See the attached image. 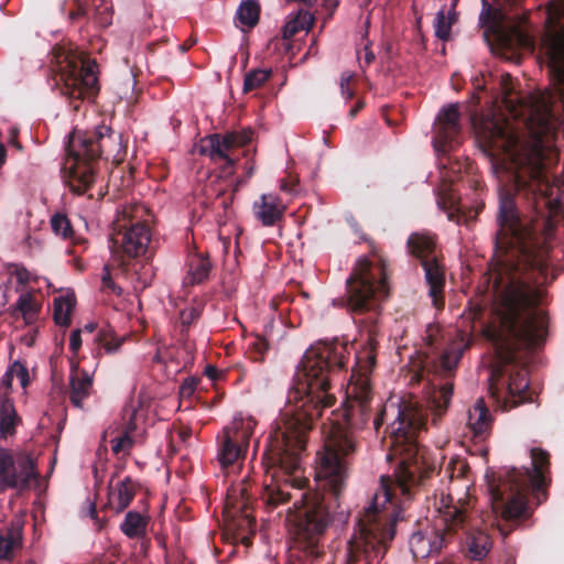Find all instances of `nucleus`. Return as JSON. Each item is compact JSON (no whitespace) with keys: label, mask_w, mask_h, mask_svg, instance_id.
<instances>
[{"label":"nucleus","mask_w":564,"mask_h":564,"mask_svg":"<svg viewBox=\"0 0 564 564\" xmlns=\"http://www.w3.org/2000/svg\"><path fill=\"white\" fill-rule=\"evenodd\" d=\"M348 346L345 344H317L311 346L297 366L289 404L281 412L270 435L267 455L288 475L283 485L269 484L261 499L269 510L286 501L291 494L288 486L297 490L293 508L289 509L286 523L292 536L291 564L306 558H317L323 553L322 538L330 523L325 497L318 491L301 492L307 479L301 473V454L306 446V433L324 409L332 406L335 397L330 381L335 367L345 366Z\"/></svg>","instance_id":"1"},{"label":"nucleus","mask_w":564,"mask_h":564,"mask_svg":"<svg viewBox=\"0 0 564 564\" xmlns=\"http://www.w3.org/2000/svg\"><path fill=\"white\" fill-rule=\"evenodd\" d=\"M388 423L390 453L387 458H399L394 478L382 476L380 488L366 508L347 546L346 564H381V560L395 533V523L402 510L397 492L409 496L413 486L434 470L435 464L426 458V451L417 445V434L425 426V413L417 402L390 398L373 424Z\"/></svg>","instance_id":"2"},{"label":"nucleus","mask_w":564,"mask_h":564,"mask_svg":"<svg viewBox=\"0 0 564 564\" xmlns=\"http://www.w3.org/2000/svg\"><path fill=\"white\" fill-rule=\"evenodd\" d=\"M352 371L346 389L347 404L343 414L332 412L328 424H323V449L317 454L318 466L315 480L318 487L338 497L347 478L348 458L356 451V441L350 427L365 424L369 419V401L371 388L369 373L375 364V356L367 352L365 365Z\"/></svg>","instance_id":"3"},{"label":"nucleus","mask_w":564,"mask_h":564,"mask_svg":"<svg viewBox=\"0 0 564 564\" xmlns=\"http://www.w3.org/2000/svg\"><path fill=\"white\" fill-rule=\"evenodd\" d=\"M66 159V181L69 188L85 193L95 181L94 161L104 156L115 163L124 158L122 138L106 126L96 128L95 132L75 129L69 135Z\"/></svg>","instance_id":"4"},{"label":"nucleus","mask_w":564,"mask_h":564,"mask_svg":"<svg viewBox=\"0 0 564 564\" xmlns=\"http://www.w3.org/2000/svg\"><path fill=\"white\" fill-rule=\"evenodd\" d=\"M468 484L463 478L452 481L448 492H442L435 501L437 512L435 527H426L410 538V549L414 557L425 558L442 550L452 532L466 531L467 507L469 505Z\"/></svg>","instance_id":"5"},{"label":"nucleus","mask_w":564,"mask_h":564,"mask_svg":"<svg viewBox=\"0 0 564 564\" xmlns=\"http://www.w3.org/2000/svg\"><path fill=\"white\" fill-rule=\"evenodd\" d=\"M533 469L523 475L512 469L506 473L501 485L491 487L492 509L500 512L506 520L527 516V490L529 484L539 494L546 485L549 455L538 448L531 451Z\"/></svg>","instance_id":"6"},{"label":"nucleus","mask_w":564,"mask_h":564,"mask_svg":"<svg viewBox=\"0 0 564 564\" xmlns=\"http://www.w3.org/2000/svg\"><path fill=\"white\" fill-rule=\"evenodd\" d=\"M52 67L61 94L82 100L97 90V65L84 58L70 44L57 45L52 52Z\"/></svg>","instance_id":"7"},{"label":"nucleus","mask_w":564,"mask_h":564,"mask_svg":"<svg viewBox=\"0 0 564 564\" xmlns=\"http://www.w3.org/2000/svg\"><path fill=\"white\" fill-rule=\"evenodd\" d=\"M388 292L383 264L361 259L347 281V306L356 313L375 311Z\"/></svg>","instance_id":"8"},{"label":"nucleus","mask_w":564,"mask_h":564,"mask_svg":"<svg viewBox=\"0 0 564 564\" xmlns=\"http://www.w3.org/2000/svg\"><path fill=\"white\" fill-rule=\"evenodd\" d=\"M482 10L479 22L492 33L498 44L506 51V57L519 61L518 51L532 52L534 48L533 39L520 26H511L506 22L503 13L490 6L487 0H481Z\"/></svg>","instance_id":"9"},{"label":"nucleus","mask_w":564,"mask_h":564,"mask_svg":"<svg viewBox=\"0 0 564 564\" xmlns=\"http://www.w3.org/2000/svg\"><path fill=\"white\" fill-rule=\"evenodd\" d=\"M130 209L124 208L113 224L110 235V250L112 259L122 263L123 256L129 258L142 257L147 253L151 242V231L143 224H129Z\"/></svg>","instance_id":"10"},{"label":"nucleus","mask_w":564,"mask_h":564,"mask_svg":"<svg viewBox=\"0 0 564 564\" xmlns=\"http://www.w3.org/2000/svg\"><path fill=\"white\" fill-rule=\"evenodd\" d=\"M245 481L232 486L228 492L224 506L226 527L237 541L248 546L250 535L254 532V519L248 511L249 498Z\"/></svg>","instance_id":"11"},{"label":"nucleus","mask_w":564,"mask_h":564,"mask_svg":"<svg viewBox=\"0 0 564 564\" xmlns=\"http://www.w3.org/2000/svg\"><path fill=\"white\" fill-rule=\"evenodd\" d=\"M256 426L257 421L252 416L239 414L224 427L218 449V460L223 468L232 466L243 458Z\"/></svg>","instance_id":"12"},{"label":"nucleus","mask_w":564,"mask_h":564,"mask_svg":"<svg viewBox=\"0 0 564 564\" xmlns=\"http://www.w3.org/2000/svg\"><path fill=\"white\" fill-rule=\"evenodd\" d=\"M37 477L31 455L0 447V491L8 488L25 490Z\"/></svg>","instance_id":"13"},{"label":"nucleus","mask_w":564,"mask_h":564,"mask_svg":"<svg viewBox=\"0 0 564 564\" xmlns=\"http://www.w3.org/2000/svg\"><path fill=\"white\" fill-rule=\"evenodd\" d=\"M408 247L412 254L421 259L425 271V278L430 285V295L435 306H438L440 295L444 286V272L434 256V239L425 234H413L408 240Z\"/></svg>","instance_id":"14"},{"label":"nucleus","mask_w":564,"mask_h":564,"mask_svg":"<svg viewBox=\"0 0 564 564\" xmlns=\"http://www.w3.org/2000/svg\"><path fill=\"white\" fill-rule=\"evenodd\" d=\"M151 401L143 395L132 400L123 411V435L111 441L115 454L127 455L137 437L143 435L150 421Z\"/></svg>","instance_id":"15"},{"label":"nucleus","mask_w":564,"mask_h":564,"mask_svg":"<svg viewBox=\"0 0 564 564\" xmlns=\"http://www.w3.org/2000/svg\"><path fill=\"white\" fill-rule=\"evenodd\" d=\"M252 131L243 129L239 132H230L225 135L213 134L209 135L205 142L204 152L213 160H224L228 165L234 164V160L230 158L229 152L232 149L243 147L249 143L252 139Z\"/></svg>","instance_id":"16"},{"label":"nucleus","mask_w":564,"mask_h":564,"mask_svg":"<svg viewBox=\"0 0 564 564\" xmlns=\"http://www.w3.org/2000/svg\"><path fill=\"white\" fill-rule=\"evenodd\" d=\"M460 129L458 105L452 104L441 109L434 123L435 135L433 138L436 151H446Z\"/></svg>","instance_id":"17"},{"label":"nucleus","mask_w":564,"mask_h":564,"mask_svg":"<svg viewBox=\"0 0 564 564\" xmlns=\"http://www.w3.org/2000/svg\"><path fill=\"white\" fill-rule=\"evenodd\" d=\"M285 212V206L281 199L273 194H263L252 205L254 217L263 226H273L280 220Z\"/></svg>","instance_id":"18"},{"label":"nucleus","mask_w":564,"mask_h":564,"mask_svg":"<svg viewBox=\"0 0 564 564\" xmlns=\"http://www.w3.org/2000/svg\"><path fill=\"white\" fill-rule=\"evenodd\" d=\"M19 285H24L32 280V274L26 268L18 263H6L0 268V292H1V304L4 305L8 302V292L12 280Z\"/></svg>","instance_id":"19"},{"label":"nucleus","mask_w":564,"mask_h":564,"mask_svg":"<svg viewBox=\"0 0 564 564\" xmlns=\"http://www.w3.org/2000/svg\"><path fill=\"white\" fill-rule=\"evenodd\" d=\"M137 486L130 477L110 486L108 503L116 512H122L132 501Z\"/></svg>","instance_id":"20"},{"label":"nucleus","mask_w":564,"mask_h":564,"mask_svg":"<svg viewBox=\"0 0 564 564\" xmlns=\"http://www.w3.org/2000/svg\"><path fill=\"white\" fill-rule=\"evenodd\" d=\"M69 399L74 406L82 409L84 401L89 397L93 387V378L79 369H73L69 378Z\"/></svg>","instance_id":"21"},{"label":"nucleus","mask_w":564,"mask_h":564,"mask_svg":"<svg viewBox=\"0 0 564 564\" xmlns=\"http://www.w3.org/2000/svg\"><path fill=\"white\" fill-rule=\"evenodd\" d=\"M453 387L445 383L440 388H432L426 393V406L432 412V423L436 424L437 420L445 413L451 402Z\"/></svg>","instance_id":"22"},{"label":"nucleus","mask_w":564,"mask_h":564,"mask_svg":"<svg viewBox=\"0 0 564 564\" xmlns=\"http://www.w3.org/2000/svg\"><path fill=\"white\" fill-rule=\"evenodd\" d=\"M75 304V293L69 289L61 290L59 295L53 301L54 322L59 326H68Z\"/></svg>","instance_id":"23"},{"label":"nucleus","mask_w":564,"mask_h":564,"mask_svg":"<svg viewBox=\"0 0 564 564\" xmlns=\"http://www.w3.org/2000/svg\"><path fill=\"white\" fill-rule=\"evenodd\" d=\"M22 546V525L12 523L0 532V560H9Z\"/></svg>","instance_id":"24"},{"label":"nucleus","mask_w":564,"mask_h":564,"mask_svg":"<svg viewBox=\"0 0 564 564\" xmlns=\"http://www.w3.org/2000/svg\"><path fill=\"white\" fill-rule=\"evenodd\" d=\"M20 423L21 417L13 402L7 398H2L0 401V437L8 438L13 436Z\"/></svg>","instance_id":"25"},{"label":"nucleus","mask_w":564,"mask_h":564,"mask_svg":"<svg viewBox=\"0 0 564 564\" xmlns=\"http://www.w3.org/2000/svg\"><path fill=\"white\" fill-rule=\"evenodd\" d=\"M467 424L475 436H482L489 430L491 419L482 399L469 409Z\"/></svg>","instance_id":"26"},{"label":"nucleus","mask_w":564,"mask_h":564,"mask_svg":"<svg viewBox=\"0 0 564 564\" xmlns=\"http://www.w3.org/2000/svg\"><path fill=\"white\" fill-rule=\"evenodd\" d=\"M210 271V262L203 254H194L189 258L188 272L185 278L187 284H198L205 281Z\"/></svg>","instance_id":"27"},{"label":"nucleus","mask_w":564,"mask_h":564,"mask_svg":"<svg viewBox=\"0 0 564 564\" xmlns=\"http://www.w3.org/2000/svg\"><path fill=\"white\" fill-rule=\"evenodd\" d=\"M458 336L459 339L453 341L440 357V367L445 371H451L457 366L464 349L468 346L464 334Z\"/></svg>","instance_id":"28"},{"label":"nucleus","mask_w":564,"mask_h":564,"mask_svg":"<svg viewBox=\"0 0 564 564\" xmlns=\"http://www.w3.org/2000/svg\"><path fill=\"white\" fill-rule=\"evenodd\" d=\"M466 544L468 553L474 560H482L491 546L489 536L481 531L468 533Z\"/></svg>","instance_id":"29"},{"label":"nucleus","mask_w":564,"mask_h":564,"mask_svg":"<svg viewBox=\"0 0 564 564\" xmlns=\"http://www.w3.org/2000/svg\"><path fill=\"white\" fill-rule=\"evenodd\" d=\"M314 22V17L307 10H299L297 13L286 21L283 26V39H290L299 31L308 30Z\"/></svg>","instance_id":"30"},{"label":"nucleus","mask_w":564,"mask_h":564,"mask_svg":"<svg viewBox=\"0 0 564 564\" xmlns=\"http://www.w3.org/2000/svg\"><path fill=\"white\" fill-rule=\"evenodd\" d=\"M260 7L256 0H245L237 10V20L245 30L253 28L259 21Z\"/></svg>","instance_id":"31"},{"label":"nucleus","mask_w":564,"mask_h":564,"mask_svg":"<svg viewBox=\"0 0 564 564\" xmlns=\"http://www.w3.org/2000/svg\"><path fill=\"white\" fill-rule=\"evenodd\" d=\"M148 520L135 511H129L120 528L128 538H139L145 533Z\"/></svg>","instance_id":"32"},{"label":"nucleus","mask_w":564,"mask_h":564,"mask_svg":"<svg viewBox=\"0 0 564 564\" xmlns=\"http://www.w3.org/2000/svg\"><path fill=\"white\" fill-rule=\"evenodd\" d=\"M15 310L21 314L26 324H32L37 317L40 305L31 293L24 292L19 296Z\"/></svg>","instance_id":"33"},{"label":"nucleus","mask_w":564,"mask_h":564,"mask_svg":"<svg viewBox=\"0 0 564 564\" xmlns=\"http://www.w3.org/2000/svg\"><path fill=\"white\" fill-rule=\"evenodd\" d=\"M126 340L124 336H117L110 326H104L98 330L95 341L105 349L107 354L117 352Z\"/></svg>","instance_id":"34"},{"label":"nucleus","mask_w":564,"mask_h":564,"mask_svg":"<svg viewBox=\"0 0 564 564\" xmlns=\"http://www.w3.org/2000/svg\"><path fill=\"white\" fill-rule=\"evenodd\" d=\"M51 226H52V229L53 231L63 237L64 239H69L73 241V243H79V242H84L83 239H76L74 237V232H73V229H72V226H70V223L68 220V218L64 215H54L51 219Z\"/></svg>","instance_id":"35"},{"label":"nucleus","mask_w":564,"mask_h":564,"mask_svg":"<svg viewBox=\"0 0 564 564\" xmlns=\"http://www.w3.org/2000/svg\"><path fill=\"white\" fill-rule=\"evenodd\" d=\"M270 69H254L245 76L243 90L250 91L262 86L270 77Z\"/></svg>","instance_id":"36"},{"label":"nucleus","mask_w":564,"mask_h":564,"mask_svg":"<svg viewBox=\"0 0 564 564\" xmlns=\"http://www.w3.org/2000/svg\"><path fill=\"white\" fill-rule=\"evenodd\" d=\"M453 17L445 15L444 10H440L435 18V35L441 40H447L451 34Z\"/></svg>","instance_id":"37"},{"label":"nucleus","mask_w":564,"mask_h":564,"mask_svg":"<svg viewBox=\"0 0 564 564\" xmlns=\"http://www.w3.org/2000/svg\"><path fill=\"white\" fill-rule=\"evenodd\" d=\"M441 337V328L438 325L430 324L426 327L425 335L423 337L424 344L426 346V349L423 351V354L426 357V360L424 361L427 364L429 355L432 352L434 345L437 343L438 338Z\"/></svg>","instance_id":"38"},{"label":"nucleus","mask_w":564,"mask_h":564,"mask_svg":"<svg viewBox=\"0 0 564 564\" xmlns=\"http://www.w3.org/2000/svg\"><path fill=\"white\" fill-rule=\"evenodd\" d=\"M14 378H17L23 389L28 387L30 383V376L28 368L20 361H14L12 364Z\"/></svg>","instance_id":"39"},{"label":"nucleus","mask_w":564,"mask_h":564,"mask_svg":"<svg viewBox=\"0 0 564 564\" xmlns=\"http://www.w3.org/2000/svg\"><path fill=\"white\" fill-rule=\"evenodd\" d=\"M354 78V74L351 72H345L340 76L339 87L341 96L346 99H350L354 96V91L350 89L349 85Z\"/></svg>","instance_id":"40"},{"label":"nucleus","mask_w":564,"mask_h":564,"mask_svg":"<svg viewBox=\"0 0 564 564\" xmlns=\"http://www.w3.org/2000/svg\"><path fill=\"white\" fill-rule=\"evenodd\" d=\"M200 315V311L197 307L189 306L184 308L180 313L181 322L184 326L191 325L195 319H197Z\"/></svg>","instance_id":"41"},{"label":"nucleus","mask_w":564,"mask_h":564,"mask_svg":"<svg viewBox=\"0 0 564 564\" xmlns=\"http://www.w3.org/2000/svg\"><path fill=\"white\" fill-rule=\"evenodd\" d=\"M197 384L198 380L196 378H187L180 387V393L183 397H191L196 390Z\"/></svg>","instance_id":"42"},{"label":"nucleus","mask_w":564,"mask_h":564,"mask_svg":"<svg viewBox=\"0 0 564 564\" xmlns=\"http://www.w3.org/2000/svg\"><path fill=\"white\" fill-rule=\"evenodd\" d=\"M13 379H14V373H13V368L11 365L1 378V387L3 388V398H6V395L10 392Z\"/></svg>","instance_id":"43"},{"label":"nucleus","mask_w":564,"mask_h":564,"mask_svg":"<svg viewBox=\"0 0 564 564\" xmlns=\"http://www.w3.org/2000/svg\"><path fill=\"white\" fill-rule=\"evenodd\" d=\"M105 272L102 274V278H101V281H102V286L105 289H108L110 290L111 292L116 293V294H120L121 293V289L118 288L113 281L111 280V276H110V273H109V270H108V267L106 265L105 267Z\"/></svg>","instance_id":"44"},{"label":"nucleus","mask_w":564,"mask_h":564,"mask_svg":"<svg viewBox=\"0 0 564 564\" xmlns=\"http://www.w3.org/2000/svg\"><path fill=\"white\" fill-rule=\"evenodd\" d=\"M249 346L259 355H262L268 349L267 340L258 336L250 339Z\"/></svg>","instance_id":"45"},{"label":"nucleus","mask_w":564,"mask_h":564,"mask_svg":"<svg viewBox=\"0 0 564 564\" xmlns=\"http://www.w3.org/2000/svg\"><path fill=\"white\" fill-rule=\"evenodd\" d=\"M82 330L76 329L70 333L69 337V348L74 354H77L79 348L82 347Z\"/></svg>","instance_id":"46"},{"label":"nucleus","mask_w":564,"mask_h":564,"mask_svg":"<svg viewBox=\"0 0 564 564\" xmlns=\"http://www.w3.org/2000/svg\"><path fill=\"white\" fill-rule=\"evenodd\" d=\"M437 203L444 209H452L456 207V198L452 194L447 197L446 194L443 193Z\"/></svg>","instance_id":"47"},{"label":"nucleus","mask_w":564,"mask_h":564,"mask_svg":"<svg viewBox=\"0 0 564 564\" xmlns=\"http://www.w3.org/2000/svg\"><path fill=\"white\" fill-rule=\"evenodd\" d=\"M205 373L212 380L217 379L218 376H219V371L217 370V368H215L213 366H207L206 369H205Z\"/></svg>","instance_id":"48"},{"label":"nucleus","mask_w":564,"mask_h":564,"mask_svg":"<svg viewBox=\"0 0 564 564\" xmlns=\"http://www.w3.org/2000/svg\"><path fill=\"white\" fill-rule=\"evenodd\" d=\"M17 134H18V129L15 127H9V142L19 147V144L15 142V138H17Z\"/></svg>","instance_id":"49"},{"label":"nucleus","mask_w":564,"mask_h":564,"mask_svg":"<svg viewBox=\"0 0 564 564\" xmlns=\"http://www.w3.org/2000/svg\"><path fill=\"white\" fill-rule=\"evenodd\" d=\"M96 328H97V325L91 322V323L85 324L80 330L91 334L96 330Z\"/></svg>","instance_id":"50"},{"label":"nucleus","mask_w":564,"mask_h":564,"mask_svg":"<svg viewBox=\"0 0 564 564\" xmlns=\"http://www.w3.org/2000/svg\"><path fill=\"white\" fill-rule=\"evenodd\" d=\"M375 59V55L368 50V47H365V62L366 64H370Z\"/></svg>","instance_id":"51"},{"label":"nucleus","mask_w":564,"mask_h":564,"mask_svg":"<svg viewBox=\"0 0 564 564\" xmlns=\"http://www.w3.org/2000/svg\"><path fill=\"white\" fill-rule=\"evenodd\" d=\"M362 106H364V104H362V102H358V104H357V106L350 110V112H349V113H350V116H351V117H355V116H356V113L358 112V110L362 108Z\"/></svg>","instance_id":"52"},{"label":"nucleus","mask_w":564,"mask_h":564,"mask_svg":"<svg viewBox=\"0 0 564 564\" xmlns=\"http://www.w3.org/2000/svg\"><path fill=\"white\" fill-rule=\"evenodd\" d=\"M89 513L91 517L96 516V508L93 503H90V506H89Z\"/></svg>","instance_id":"53"},{"label":"nucleus","mask_w":564,"mask_h":564,"mask_svg":"<svg viewBox=\"0 0 564 564\" xmlns=\"http://www.w3.org/2000/svg\"><path fill=\"white\" fill-rule=\"evenodd\" d=\"M254 172V166L253 165H250L248 169H247V174H248V177H250Z\"/></svg>","instance_id":"54"},{"label":"nucleus","mask_w":564,"mask_h":564,"mask_svg":"<svg viewBox=\"0 0 564 564\" xmlns=\"http://www.w3.org/2000/svg\"><path fill=\"white\" fill-rule=\"evenodd\" d=\"M181 369H182V366H181L180 364H177V365L172 369V371H174V372H178Z\"/></svg>","instance_id":"55"},{"label":"nucleus","mask_w":564,"mask_h":564,"mask_svg":"<svg viewBox=\"0 0 564 564\" xmlns=\"http://www.w3.org/2000/svg\"><path fill=\"white\" fill-rule=\"evenodd\" d=\"M156 359H158V360H161V356H160V354H159V352L156 354Z\"/></svg>","instance_id":"56"}]
</instances>
